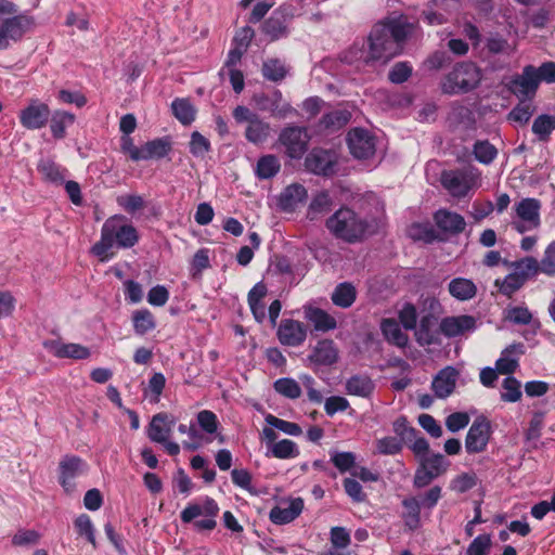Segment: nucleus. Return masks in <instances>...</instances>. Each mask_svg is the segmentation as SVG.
I'll use <instances>...</instances> for the list:
<instances>
[{"label":"nucleus","mask_w":555,"mask_h":555,"mask_svg":"<svg viewBox=\"0 0 555 555\" xmlns=\"http://www.w3.org/2000/svg\"><path fill=\"white\" fill-rule=\"evenodd\" d=\"M210 267V260H209V249L207 248H201L198 249L192 259L191 262V270L192 275H201L202 272L205 269H208Z\"/></svg>","instance_id":"obj_62"},{"label":"nucleus","mask_w":555,"mask_h":555,"mask_svg":"<svg viewBox=\"0 0 555 555\" xmlns=\"http://www.w3.org/2000/svg\"><path fill=\"white\" fill-rule=\"evenodd\" d=\"M190 153L195 157H204L210 151V142L198 131L191 134L189 143Z\"/></svg>","instance_id":"obj_54"},{"label":"nucleus","mask_w":555,"mask_h":555,"mask_svg":"<svg viewBox=\"0 0 555 555\" xmlns=\"http://www.w3.org/2000/svg\"><path fill=\"white\" fill-rule=\"evenodd\" d=\"M270 124L259 116L250 120L245 130V138L253 144L263 143L270 135Z\"/></svg>","instance_id":"obj_36"},{"label":"nucleus","mask_w":555,"mask_h":555,"mask_svg":"<svg viewBox=\"0 0 555 555\" xmlns=\"http://www.w3.org/2000/svg\"><path fill=\"white\" fill-rule=\"evenodd\" d=\"M409 235L414 241H423L427 244L441 240L437 231L430 224H412L409 229Z\"/></svg>","instance_id":"obj_48"},{"label":"nucleus","mask_w":555,"mask_h":555,"mask_svg":"<svg viewBox=\"0 0 555 555\" xmlns=\"http://www.w3.org/2000/svg\"><path fill=\"white\" fill-rule=\"evenodd\" d=\"M231 479L232 482L241 488L249 492L250 494H256V490L253 487L251 480V474L245 469V468H234L231 470Z\"/></svg>","instance_id":"obj_57"},{"label":"nucleus","mask_w":555,"mask_h":555,"mask_svg":"<svg viewBox=\"0 0 555 555\" xmlns=\"http://www.w3.org/2000/svg\"><path fill=\"white\" fill-rule=\"evenodd\" d=\"M75 527L79 535H85L86 539L95 547L94 528L90 517L87 514L79 515L75 520Z\"/></svg>","instance_id":"obj_61"},{"label":"nucleus","mask_w":555,"mask_h":555,"mask_svg":"<svg viewBox=\"0 0 555 555\" xmlns=\"http://www.w3.org/2000/svg\"><path fill=\"white\" fill-rule=\"evenodd\" d=\"M421 465L439 477L447 472L450 462L441 453H436L423 457Z\"/></svg>","instance_id":"obj_50"},{"label":"nucleus","mask_w":555,"mask_h":555,"mask_svg":"<svg viewBox=\"0 0 555 555\" xmlns=\"http://www.w3.org/2000/svg\"><path fill=\"white\" fill-rule=\"evenodd\" d=\"M494 284L502 295L509 298L525 285L514 271L508 273L502 281L495 280Z\"/></svg>","instance_id":"obj_51"},{"label":"nucleus","mask_w":555,"mask_h":555,"mask_svg":"<svg viewBox=\"0 0 555 555\" xmlns=\"http://www.w3.org/2000/svg\"><path fill=\"white\" fill-rule=\"evenodd\" d=\"M413 67L409 62L396 63L388 74V79L396 85L405 82L412 75Z\"/></svg>","instance_id":"obj_55"},{"label":"nucleus","mask_w":555,"mask_h":555,"mask_svg":"<svg viewBox=\"0 0 555 555\" xmlns=\"http://www.w3.org/2000/svg\"><path fill=\"white\" fill-rule=\"evenodd\" d=\"M524 353V345L521 343L507 346L495 362V369L500 374H513L518 367V360L512 357V353Z\"/></svg>","instance_id":"obj_31"},{"label":"nucleus","mask_w":555,"mask_h":555,"mask_svg":"<svg viewBox=\"0 0 555 555\" xmlns=\"http://www.w3.org/2000/svg\"><path fill=\"white\" fill-rule=\"evenodd\" d=\"M263 33L271 40H278L287 35V17L281 10H275L262 25Z\"/></svg>","instance_id":"obj_30"},{"label":"nucleus","mask_w":555,"mask_h":555,"mask_svg":"<svg viewBox=\"0 0 555 555\" xmlns=\"http://www.w3.org/2000/svg\"><path fill=\"white\" fill-rule=\"evenodd\" d=\"M442 498V488L440 486H434L428 489L420 498L408 496L402 500V506L404 508L401 518L403 519L404 527L410 531H415L421 528V511L425 508L431 511Z\"/></svg>","instance_id":"obj_6"},{"label":"nucleus","mask_w":555,"mask_h":555,"mask_svg":"<svg viewBox=\"0 0 555 555\" xmlns=\"http://www.w3.org/2000/svg\"><path fill=\"white\" fill-rule=\"evenodd\" d=\"M261 73L267 80L279 82L286 77L288 70L281 60L268 59L262 64Z\"/></svg>","instance_id":"obj_42"},{"label":"nucleus","mask_w":555,"mask_h":555,"mask_svg":"<svg viewBox=\"0 0 555 555\" xmlns=\"http://www.w3.org/2000/svg\"><path fill=\"white\" fill-rule=\"evenodd\" d=\"M176 423L173 417H170L167 413H157L152 417V421L147 428V437L153 442H166V439L170 436L171 426Z\"/></svg>","instance_id":"obj_22"},{"label":"nucleus","mask_w":555,"mask_h":555,"mask_svg":"<svg viewBox=\"0 0 555 555\" xmlns=\"http://www.w3.org/2000/svg\"><path fill=\"white\" fill-rule=\"evenodd\" d=\"M491 434L490 421L486 416L476 417L465 438L466 452L468 454L483 452L487 449Z\"/></svg>","instance_id":"obj_13"},{"label":"nucleus","mask_w":555,"mask_h":555,"mask_svg":"<svg viewBox=\"0 0 555 555\" xmlns=\"http://www.w3.org/2000/svg\"><path fill=\"white\" fill-rule=\"evenodd\" d=\"M171 111L173 116L184 126H189L195 120L196 108L189 99H175L171 103Z\"/></svg>","instance_id":"obj_37"},{"label":"nucleus","mask_w":555,"mask_h":555,"mask_svg":"<svg viewBox=\"0 0 555 555\" xmlns=\"http://www.w3.org/2000/svg\"><path fill=\"white\" fill-rule=\"evenodd\" d=\"M514 209L516 219L511 224L518 233L522 234L540 227L541 203L539 199L531 197L522 198L515 204Z\"/></svg>","instance_id":"obj_8"},{"label":"nucleus","mask_w":555,"mask_h":555,"mask_svg":"<svg viewBox=\"0 0 555 555\" xmlns=\"http://www.w3.org/2000/svg\"><path fill=\"white\" fill-rule=\"evenodd\" d=\"M304 509L301 498L292 499L274 506L269 513V519L275 525H286L295 520Z\"/></svg>","instance_id":"obj_20"},{"label":"nucleus","mask_w":555,"mask_h":555,"mask_svg":"<svg viewBox=\"0 0 555 555\" xmlns=\"http://www.w3.org/2000/svg\"><path fill=\"white\" fill-rule=\"evenodd\" d=\"M307 325L294 319H283L276 331L279 341L283 346L299 347L307 338Z\"/></svg>","instance_id":"obj_17"},{"label":"nucleus","mask_w":555,"mask_h":555,"mask_svg":"<svg viewBox=\"0 0 555 555\" xmlns=\"http://www.w3.org/2000/svg\"><path fill=\"white\" fill-rule=\"evenodd\" d=\"M172 141L170 137H162L147 141L141 146L140 160L162 159L171 152Z\"/></svg>","instance_id":"obj_25"},{"label":"nucleus","mask_w":555,"mask_h":555,"mask_svg":"<svg viewBox=\"0 0 555 555\" xmlns=\"http://www.w3.org/2000/svg\"><path fill=\"white\" fill-rule=\"evenodd\" d=\"M448 291L452 297L460 301L473 299L477 294L476 284L466 278H454L448 284Z\"/></svg>","instance_id":"obj_32"},{"label":"nucleus","mask_w":555,"mask_h":555,"mask_svg":"<svg viewBox=\"0 0 555 555\" xmlns=\"http://www.w3.org/2000/svg\"><path fill=\"white\" fill-rule=\"evenodd\" d=\"M272 456L276 459H294L299 455V449L297 444L289 439H282L270 447Z\"/></svg>","instance_id":"obj_47"},{"label":"nucleus","mask_w":555,"mask_h":555,"mask_svg":"<svg viewBox=\"0 0 555 555\" xmlns=\"http://www.w3.org/2000/svg\"><path fill=\"white\" fill-rule=\"evenodd\" d=\"M16 12L17 8L13 2L0 0V18L13 15L0 24V50L8 49L10 41H20L34 25L31 17L25 14H15Z\"/></svg>","instance_id":"obj_5"},{"label":"nucleus","mask_w":555,"mask_h":555,"mask_svg":"<svg viewBox=\"0 0 555 555\" xmlns=\"http://www.w3.org/2000/svg\"><path fill=\"white\" fill-rule=\"evenodd\" d=\"M511 268L515 274L526 283L528 280L534 278L539 273L538 260L533 257H525L519 260L511 262Z\"/></svg>","instance_id":"obj_40"},{"label":"nucleus","mask_w":555,"mask_h":555,"mask_svg":"<svg viewBox=\"0 0 555 555\" xmlns=\"http://www.w3.org/2000/svg\"><path fill=\"white\" fill-rule=\"evenodd\" d=\"M331 461L340 473H346L354 466L356 456L352 452H334Z\"/></svg>","instance_id":"obj_63"},{"label":"nucleus","mask_w":555,"mask_h":555,"mask_svg":"<svg viewBox=\"0 0 555 555\" xmlns=\"http://www.w3.org/2000/svg\"><path fill=\"white\" fill-rule=\"evenodd\" d=\"M309 140L307 129L300 126L285 127L279 135V142L284 146L285 154L294 159L302 157L308 149Z\"/></svg>","instance_id":"obj_10"},{"label":"nucleus","mask_w":555,"mask_h":555,"mask_svg":"<svg viewBox=\"0 0 555 555\" xmlns=\"http://www.w3.org/2000/svg\"><path fill=\"white\" fill-rule=\"evenodd\" d=\"M50 117V130L55 139H63L66 134V127L75 121V116L65 111H55Z\"/></svg>","instance_id":"obj_39"},{"label":"nucleus","mask_w":555,"mask_h":555,"mask_svg":"<svg viewBox=\"0 0 555 555\" xmlns=\"http://www.w3.org/2000/svg\"><path fill=\"white\" fill-rule=\"evenodd\" d=\"M281 169V163L275 155L261 156L256 165L255 173L260 180L273 178Z\"/></svg>","instance_id":"obj_41"},{"label":"nucleus","mask_w":555,"mask_h":555,"mask_svg":"<svg viewBox=\"0 0 555 555\" xmlns=\"http://www.w3.org/2000/svg\"><path fill=\"white\" fill-rule=\"evenodd\" d=\"M338 359V350L332 339H322L317 343L309 360L315 365H332Z\"/></svg>","instance_id":"obj_23"},{"label":"nucleus","mask_w":555,"mask_h":555,"mask_svg":"<svg viewBox=\"0 0 555 555\" xmlns=\"http://www.w3.org/2000/svg\"><path fill=\"white\" fill-rule=\"evenodd\" d=\"M44 348L57 358L87 359L90 357V350L79 344H63L57 340L44 341Z\"/></svg>","instance_id":"obj_21"},{"label":"nucleus","mask_w":555,"mask_h":555,"mask_svg":"<svg viewBox=\"0 0 555 555\" xmlns=\"http://www.w3.org/2000/svg\"><path fill=\"white\" fill-rule=\"evenodd\" d=\"M325 227L335 238L348 244L362 242L371 233L367 219L347 206L331 215Z\"/></svg>","instance_id":"obj_3"},{"label":"nucleus","mask_w":555,"mask_h":555,"mask_svg":"<svg viewBox=\"0 0 555 555\" xmlns=\"http://www.w3.org/2000/svg\"><path fill=\"white\" fill-rule=\"evenodd\" d=\"M51 111L48 104L31 99L26 107L18 115L21 125L28 130H38L43 128L49 121Z\"/></svg>","instance_id":"obj_15"},{"label":"nucleus","mask_w":555,"mask_h":555,"mask_svg":"<svg viewBox=\"0 0 555 555\" xmlns=\"http://www.w3.org/2000/svg\"><path fill=\"white\" fill-rule=\"evenodd\" d=\"M137 229L127 221L124 215H114L105 220L101 228V238L91 247V253L101 261L113 257V247L131 248L139 242Z\"/></svg>","instance_id":"obj_2"},{"label":"nucleus","mask_w":555,"mask_h":555,"mask_svg":"<svg viewBox=\"0 0 555 555\" xmlns=\"http://www.w3.org/2000/svg\"><path fill=\"white\" fill-rule=\"evenodd\" d=\"M337 156L330 150L314 147L305 158L306 169L317 176L331 177L336 172Z\"/></svg>","instance_id":"obj_14"},{"label":"nucleus","mask_w":555,"mask_h":555,"mask_svg":"<svg viewBox=\"0 0 555 555\" xmlns=\"http://www.w3.org/2000/svg\"><path fill=\"white\" fill-rule=\"evenodd\" d=\"M411 33V24L403 15L387 17L377 23L369 36V52L365 55H345L348 63L365 65L382 61L387 63L401 53L402 43Z\"/></svg>","instance_id":"obj_1"},{"label":"nucleus","mask_w":555,"mask_h":555,"mask_svg":"<svg viewBox=\"0 0 555 555\" xmlns=\"http://www.w3.org/2000/svg\"><path fill=\"white\" fill-rule=\"evenodd\" d=\"M88 464L77 455H65L59 464V482L66 493L76 489L75 479L88 472Z\"/></svg>","instance_id":"obj_11"},{"label":"nucleus","mask_w":555,"mask_h":555,"mask_svg":"<svg viewBox=\"0 0 555 555\" xmlns=\"http://www.w3.org/2000/svg\"><path fill=\"white\" fill-rule=\"evenodd\" d=\"M117 204L128 214L133 215L144 207V198L138 194H125L117 197Z\"/></svg>","instance_id":"obj_60"},{"label":"nucleus","mask_w":555,"mask_h":555,"mask_svg":"<svg viewBox=\"0 0 555 555\" xmlns=\"http://www.w3.org/2000/svg\"><path fill=\"white\" fill-rule=\"evenodd\" d=\"M37 170L41 175L43 181L53 185H63L67 170L50 158L40 159Z\"/></svg>","instance_id":"obj_28"},{"label":"nucleus","mask_w":555,"mask_h":555,"mask_svg":"<svg viewBox=\"0 0 555 555\" xmlns=\"http://www.w3.org/2000/svg\"><path fill=\"white\" fill-rule=\"evenodd\" d=\"M503 392H501V400L504 402H517L521 399V385L520 382L514 376H507L502 383Z\"/></svg>","instance_id":"obj_49"},{"label":"nucleus","mask_w":555,"mask_h":555,"mask_svg":"<svg viewBox=\"0 0 555 555\" xmlns=\"http://www.w3.org/2000/svg\"><path fill=\"white\" fill-rule=\"evenodd\" d=\"M538 268L539 272L547 276L555 275V241L550 243L545 248L541 262L538 261Z\"/></svg>","instance_id":"obj_59"},{"label":"nucleus","mask_w":555,"mask_h":555,"mask_svg":"<svg viewBox=\"0 0 555 555\" xmlns=\"http://www.w3.org/2000/svg\"><path fill=\"white\" fill-rule=\"evenodd\" d=\"M374 389V382L364 374L353 375L346 380V392L351 396L369 398Z\"/></svg>","instance_id":"obj_33"},{"label":"nucleus","mask_w":555,"mask_h":555,"mask_svg":"<svg viewBox=\"0 0 555 555\" xmlns=\"http://www.w3.org/2000/svg\"><path fill=\"white\" fill-rule=\"evenodd\" d=\"M433 219L438 230L446 235H459L466 228V221L462 215L446 208L438 209Z\"/></svg>","instance_id":"obj_18"},{"label":"nucleus","mask_w":555,"mask_h":555,"mask_svg":"<svg viewBox=\"0 0 555 555\" xmlns=\"http://www.w3.org/2000/svg\"><path fill=\"white\" fill-rule=\"evenodd\" d=\"M482 79L481 69L469 61L459 62L440 81L443 94H465L476 89Z\"/></svg>","instance_id":"obj_4"},{"label":"nucleus","mask_w":555,"mask_h":555,"mask_svg":"<svg viewBox=\"0 0 555 555\" xmlns=\"http://www.w3.org/2000/svg\"><path fill=\"white\" fill-rule=\"evenodd\" d=\"M402 441L397 437L388 436L376 441V449L379 454L395 455L401 452Z\"/></svg>","instance_id":"obj_58"},{"label":"nucleus","mask_w":555,"mask_h":555,"mask_svg":"<svg viewBox=\"0 0 555 555\" xmlns=\"http://www.w3.org/2000/svg\"><path fill=\"white\" fill-rule=\"evenodd\" d=\"M197 422L199 427L207 434H215L218 429V418L216 414L209 410L198 412Z\"/></svg>","instance_id":"obj_64"},{"label":"nucleus","mask_w":555,"mask_h":555,"mask_svg":"<svg viewBox=\"0 0 555 555\" xmlns=\"http://www.w3.org/2000/svg\"><path fill=\"white\" fill-rule=\"evenodd\" d=\"M435 319L426 315L421 319L420 325L415 332L416 341L421 346H430L440 343V330L435 327Z\"/></svg>","instance_id":"obj_29"},{"label":"nucleus","mask_w":555,"mask_h":555,"mask_svg":"<svg viewBox=\"0 0 555 555\" xmlns=\"http://www.w3.org/2000/svg\"><path fill=\"white\" fill-rule=\"evenodd\" d=\"M498 154L494 145L489 141H477L474 145V155L482 164H490Z\"/></svg>","instance_id":"obj_52"},{"label":"nucleus","mask_w":555,"mask_h":555,"mask_svg":"<svg viewBox=\"0 0 555 555\" xmlns=\"http://www.w3.org/2000/svg\"><path fill=\"white\" fill-rule=\"evenodd\" d=\"M351 119V113L347 109H334L324 114L320 124L325 129H340Z\"/></svg>","instance_id":"obj_44"},{"label":"nucleus","mask_w":555,"mask_h":555,"mask_svg":"<svg viewBox=\"0 0 555 555\" xmlns=\"http://www.w3.org/2000/svg\"><path fill=\"white\" fill-rule=\"evenodd\" d=\"M439 328L446 337L453 338L474 332L476 330V319L468 314L446 317L440 321Z\"/></svg>","instance_id":"obj_19"},{"label":"nucleus","mask_w":555,"mask_h":555,"mask_svg":"<svg viewBox=\"0 0 555 555\" xmlns=\"http://www.w3.org/2000/svg\"><path fill=\"white\" fill-rule=\"evenodd\" d=\"M382 332L390 344L403 348L408 345L409 337L401 330L399 323L392 319H385L382 322Z\"/></svg>","instance_id":"obj_38"},{"label":"nucleus","mask_w":555,"mask_h":555,"mask_svg":"<svg viewBox=\"0 0 555 555\" xmlns=\"http://www.w3.org/2000/svg\"><path fill=\"white\" fill-rule=\"evenodd\" d=\"M440 182L448 193L456 198L465 197L474 185L473 177L464 170H444Z\"/></svg>","instance_id":"obj_16"},{"label":"nucleus","mask_w":555,"mask_h":555,"mask_svg":"<svg viewBox=\"0 0 555 555\" xmlns=\"http://www.w3.org/2000/svg\"><path fill=\"white\" fill-rule=\"evenodd\" d=\"M555 130V116L548 114L539 115L532 124V132L540 141H547Z\"/></svg>","instance_id":"obj_45"},{"label":"nucleus","mask_w":555,"mask_h":555,"mask_svg":"<svg viewBox=\"0 0 555 555\" xmlns=\"http://www.w3.org/2000/svg\"><path fill=\"white\" fill-rule=\"evenodd\" d=\"M218 503L209 496H206L202 504L190 503L180 513L183 524L193 522L196 531H211L216 528V517L219 514Z\"/></svg>","instance_id":"obj_7"},{"label":"nucleus","mask_w":555,"mask_h":555,"mask_svg":"<svg viewBox=\"0 0 555 555\" xmlns=\"http://www.w3.org/2000/svg\"><path fill=\"white\" fill-rule=\"evenodd\" d=\"M332 302L339 308L351 307L357 299V289L349 282L339 283L331 295Z\"/></svg>","instance_id":"obj_35"},{"label":"nucleus","mask_w":555,"mask_h":555,"mask_svg":"<svg viewBox=\"0 0 555 555\" xmlns=\"http://www.w3.org/2000/svg\"><path fill=\"white\" fill-rule=\"evenodd\" d=\"M304 315L318 332H328L337 327L336 319L321 308L305 306Z\"/></svg>","instance_id":"obj_26"},{"label":"nucleus","mask_w":555,"mask_h":555,"mask_svg":"<svg viewBox=\"0 0 555 555\" xmlns=\"http://www.w3.org/2000/svg\"><path fill=\"white\" fill-rule=\"evenodd\" d=\"M533 65H526L521 74L514 75L506 83L507 90L514 94L519 102H527L535 96L539 88Z\"/></svg>","instance_id":"obj_9"},{"label":"nucleus","mask_w":555,"mask_h":555,"mask_svg":"<svg viewBox=\"0 0 555 555\" xmlns=\"http://www.w3.org/2000/svg\"><path fill=\"white\" fill-rule=\"evenodd\" d=\"M132 323L138 335H144L156 327L155 319L147 309H140L133 312Z\"/></svg>","instance_id":"obj_43"},{"label":"nucleus","mask_w":555,"mask_h":555,"mask_svg":"<svg viewBox=\"0 0 555 555\" xmlns=\"http://www.w3.org/2000/svg\"><path fill=\"white\" fill-rule=\"evenodd\" d=\"M457 375V371L452 366L442 369L436 375L431 383V387L438 398L444 399L453 392Z\"/></svg>","instance_id":"obj_24"},{"label":"nucleus","mask_w":555,"mask_h":555,"mask_svg":"<svg viewBox=\"0 0 555 555\" xmlns=\"http://www.w3.org/2000/svg\"><path fill=\"white\" fill-rule=\"evenodd\" d=\"M347 145L350 154L357 159H369L376 151V139L366 129L353 128L347 133Z\"/></svg>","instance_id":"obj_12"},{"label":"nucleus","mask_w":555,"mask_h":555,"mask_svg":"<svg viewBox=\"0 0 555 555\" xmlns=\"http://www.w3.org/2000/svg\"><path fill=\"white\" fill-rule=\"evenodd\" d=\"M266 422L271 427L276 428L289 436H299L302 433L298 424L279 418L272 414H268L266 416Z\"/></svg>","instance_id":"obj_53"},{"label":"nucleus","mask_w":555,"mask_h":555,"mask_svg":"<svg viewBox=\"0 0 555 555\" xmlns=\"http://www.w3.org/2000/svg\"><path fill=\"white\" fill-rule=\"evenodd\" d=\"M274 390L287 398V399H298L301 396L300 385L291 377H282L274 382L273 384Z\"/></svg>","instance_id":"obj_46"},{"label":"nucleus","mask_w":555,"mask_h":555,"mask_svg":"<svg viewBox=\"0 0 555 555\" xmlns=\"http://www.w3.org/2000/svg\"><path fill=\"white\" fill-rule=\"evenodd\" d=\"M333 205L332 197L327 191L317 193L307 209V218L310 221L319 219L321 216L327 214Z\"/></svg>","instance_id":"obj_34"},{"label":"nucleus","mask_w":555,"mask_h":555,"mask_svg":"<svg viewBox=\"0 0 555 555\" xmlns=\"http://www.w3.org/2000/svg\"><path fill=\"white\" fill-rule=\"evenodd\" d=\"M308 192L299 183H293L284 189L279 197V206L284 211H293L298 204L306 201Z\"/></svg>","instance_id":"obj_27"},{"label":"nucleus","mask_w":555,"mask_h":555,"mask_svg":"<svg viewBox=\"0 0 555 555\" xmlns=\"http://www.w3.org/2000/svg\"><path fill=\"white\" fill-rule=\"evenodd\" d=\"M491 545L492 541L490 534H479L468 545L466 555H488Z\"/></svg>","instance_id":"obj_56"}]
</instances>
